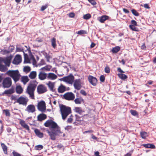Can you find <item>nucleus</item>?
Returning a JSON list of instances; mask_svg holds the SVG:
<instances>
[{
	"mask_svg": "<svg viewBox=\"0 0 156 156\" xmlns=\"http://www.w3.org/2000/svg\"><path fill=\"white\" fill-rule=\"evenodd\" d=\"M44 126L47 127H49L50 130H46L50 139L53 140H55L56 136L64 137L66 135L61 132L60 127L55 122L51 119L48 120L44 123Z\"/></svg>",
	"mask_w": 156,
	"mask_h": 156,
	"instance_id": "nucleus-1",
	"label": "nucleus"
},
{
	"mask_svg": "<svg viewBox=\"0 0 156 156\" xmlns=\"http://www.w3.org/2000/svg\"><path fill=\"white\" fill-rule=\"evenodd\" d=\"M12 56L10 55L4 58L0 57V71L5 72L8 69L7 67H9Z\"/></svg>",
	"mask_w": 156,
	"mask_h": 156,
	"instance_id": "nucleus-2",
	"label": "nucleus"
},
{
	"mask_svg": "<svg viewBox=\"0 0 156 156\" xmlns=\"http://www.w3.org/2000/svg\"><path fill=\"white\" fill-rule=\"evenodd\" d=\"M5 74L11 77L15 83L18 81L21 76L18 70L8 71Z\"/></svg>",
	"mask_w": 156,
	"mask_h": 156,
	"instance_id": "nucleus-3",
	"label": "nucleus"
},
{
	"mask_svg": "<svg viewBox=\"0 0 156 156\" xmlns=\"http://www.w3.org/2000/svg\"><path fill=\"white\" fill-rule=\"evenodd\" d=\"M60 107L62 119L65 120L69 114L71 113V108L63 105H61Z\"/></svg>",
	"mask_w": 156,
	"mask_h": 156,
	"instance_id": "nucleus-4",
	"label": "nucleus"
},
{
	"mask_svg": "<svg viewBox=\"0 0 156 156\" xmlns=\"http://www.w3.org/2000/svg\"><path fill=\"white\" fill-rule=\"evenodd\" d=\"M37 86V84L35 83H31L29 84L27 88L26 92L29 95L31 99H35L34 92Z\"/></svg>",
	"mask_w": 156,
	"mask_h": 156,
	"instance_id": "nucleus-5",
	"label": "nucleus"
},
{
	"mask_svg": "<svg viewBox=\"0 0 156 156\" xmlns=\"http://www.w3.org/2000/svg\"><path fill=\"white\" fill-rule=\"evenodd\" d=\"M62 80L69 84H72L74 80V77L72 74H70L68 76L62 78Z\"/></svg>",
	"mask_w": 156,
	"mask_h": 156,
	"instance_id": "nucleus-6",
	"label": "nucleus"
},
{
	"mask_svg": "<svg viewBox=\"0 0 156 156\" xmlns=\"http://www.w3.org/2000/svg\"><path fill=\"white\" fill-rule=\"evenodd\" d=\"M29 101L27 97L21 96L17 99L16 102L18 103L19 105H22L26 106Z\"/></svg>",
	"mask_w": 156,
	"mask_h": 156,
	"instance_id": "nucleus-7",
	"label": "nucleus"
},
{
	"mask_svg": "<svg viewBox=\"0 0 156 156\" xmlns=\"http://www.w3.org/2000/svg\"><path fill=\"white\" fill-rule=\"evenodd\" d=\"M12 80L10 78L7 77L3 80L2 83L3 87L4 88H9L12 85Z\"/></svg>",
	"mask_w": 156,
	"mask_h": 156,
	"instance_id": "nucleus-8",
	"label": "nucleus"
},
{
	"mask_svg": "<svg viewBox=\"0 0 156 156\" xmlns=\"http://www.w3.org/2000/svg\"><path fill=\"white\" fill-rule=\"evenodd\" d=\"M63 98L68 101L73 100L75 98V95L72 92H68L65 93L63 95Z\"/></svg>",
	"mask_w": 156,
	"mask_h": 156,
	"instance_id": "nucleus-9",
	"label": "nucleus"
},
{
	"mask_svg": "<svg viewBox=\"0 0 156 156\" xmlns=\"http://www.w3.org/2000/svg\"><path fill=\"white\" fill-rule=\"evenodd\" d=\"M37 108L38 110L41 112H44L46 109V104L43 101L39 102L37 105Z\"/></svg>",
	"mask_w": 156,
	"mask_h": 156,
	"instance_id": "nucleus-10",
	"label": "nucleus"
},
{
	"mask_svg": "<svg viewBox=\"0 0 156 156\" xmlns=\"http://www.w3.org/2000/svg\"><path fill=\"white\" fill-rule=\"evenodd\" d=\"M73 86L76 89L80 90L82 87L81 80L80 79H76L74 81Z\"/></svg>",
	"mask_w": 156,
	"mask_h": 156,
	"instance_id": "nucleus-11",
	"label": "nucleus"
},
{
	"mask_svg": "<svg viewBox=\"0 0 156 156\" xmlns=\"http://www.w3.org/2000/svg\"><path fill=\"white\" fill-rule=\"evenodd\" d=\"M117 71L118 72L120 73L118 74V76L119 78L123 80H125L128 78V76L126 75L123 74L125 73V72L123 71L120 67L117 68Z\"/></svg>",
	"mask_w": 156,
	"mask_h": 156,
	"instance_id": "nucleus-12",
	"label": "nucleus"
},
{
	"mask_svg": "<svg viewBox=\"0 0 156 156\" xmlns=\"http://www.w3.org/2000/svg\"><path fill=\"white\" fill-rule=\"evenodd\" d=\"M37 90L38 94H41L46 92L47 89L46 87L44 85L41 84L38 86Z\"/></svg>",
	"mask_w": 156,
	"mask_h": 156,
	"instance_id": "nucleus-13",
	"label": "nucleus"
},
{
	"mask_svg": "<svg viewBox=\"0 0 156 156\" xmlns=\"http://www.w3.org/2000/svg\"><path fill=\"white\" fill-rule=\"evenodd\" d=\"M25 111L28 113H33L36 111L35 107L34 105H29L27 107Z\"/></svg>",
	"mask_w": 156,
	"mask_h": 156,
	"instance_id": "nucleus-14",
	"label": "nucleus"
},
{
	"mask_svg": "<svg viewBox=\"0 0 156 156\" xmlns=\"http://www.w3.org/2000/svg\"><path fill=\"white\" fill-rule=\"evenodd\" d=\"M88 79L89 82L93 86H95L96 85L97 82V79L94 77L90 75L88 76Z\"/></svg>",
	"mask_w": 156,
	"mask_h": 156,
	"instance_id": "nucleus-15",
	"label": "nucleus"
},
{
	"mask_svg": "<svg viewBox=\"0 0 156 156\" xmlns=\"http://www.w3.org/2000/svg\"><path fill=\"white\" fill-rule=\"evenodd\" d=\"M22 61V58L20 55H17L14 58L12 61L13 64L18 65Z\"/></svg>",
	"mask_w": 156,
	"mask_h": 156,
	"instance_id": "nucleus-16",
	"label": "nucleus"
},
{
	"mask_svg": "<svg viewBox=\"0 0 156 156\" xmlns=\"http://www.w3.org/2000/svg\"><path fill=\"white\" fill-rule=\"evenodd\" d=\"M47 74L43 71H40L38 74L39 79L41 80H44L47 78Z\"/></svg>",
	"mask_w": 156,
	"mask_h": 156,
	"instance_id": "nucleus-17",
	"label": "nucleus"
},
{
	"mask_svg": "<svg viewBox=\"0 0 156 156\" xmlns=\"http://www.w3.org/2000/svg\"><path fill=\"white\" fill-rule=\"evenodd\" d=\"M58 92L59 93H62L66 91V87L62 84H61L57 89Z\"/></svg>",
	"mask_w": 156,
	"mask_h": 156,
	"instance_id": "nucleus-18",
	"label": "nucleus"
},
{
	"mask_svg": "<svg viewBox=\"0 0 156 156\" xmlns=\"http://www.w3.org/2000/svg\"><path fill=\"white\" fill-rule=\"evenodd\" d=\"M57 78L56 75L53 73H50L47 74V78L50 80H54Z\"/></svg>",
	"mask_w": 156,
	"mask_h": 156,
	"instance_id": "nucleus-19",
	"label": "nucleus"
},
{
	"mask_svg": "<svg viewBox=\"0 0 156 156\" xmlns=\"http://www.w3.org/2000/svg\"><path fill=\"white\" fill-rule=\"evenodd\" d=\"M109 17L107 15H103L98 18V20L101 23H104L105 21L109 19Z\"/></svg>",
	"mask_w": 156,
	"mask_h": 156,
	"instance_id": "nucleus-20",
	"label": "nucleus"
},
{
	"mask_svg": "<svg viewBox=\"0 0 156 156\" xmlns=\"http://www.w3.org/2000/svg\"><path fill=\"white\" fill-rule=\"evenodd\" d=\"M36 135L39 137L42 138L44 136L43 133L38 129H36L34 130Z\"/></svg>",
	"mask_w": 156,
	"mask_h": 156,
	"instance_id": "nucleus-21",
	"label": "nucleus"
},
{
	"mask_svg": "<svg viewBox=\"0 0 156 156\" xmlns=\"http://www.w3.org/2000/svg\"><path fill=\"white\" fill-rule=\"evenodd\" d=\"M20 123L23 128L28 131L30 130L29 126L23 120H21L20 121Z\"/></svg>",
	"mask_w": 156,
	"mask_h": 156,
	"instance_id": "nucleus-22",
	"label": "nucleus"
},
{
	"mask_svg": "<svg viewBox=\"0 0 156 156\" xmlns=\"http://www.w3.org/2000/svg\"><path fill=\"white\" fill-rule=\"evenodd\" d=\"M141 146L147 148L154 149L155 148V146L154 144H143L141 145Z\"/></svg>",
	"mask_w": 156,
	"mask_h": 156,
	"instance_id": "nucleus-23",
	"label": "nucleus"
},
{
	"mask_svg": "<svg viewBox=\"0 0 156 156\" xmlns=\"http://www.w3.org/2000/svg\"><path fill=\"white\" fill-rule=\"evenodd\" d=\"M46 118V115L44 114H40L37 116V120L40 121H41L44 120Z\"/></svg>",
	"mask_w": 156,
	"mask_h": 156,
	"instance_id": "nucleus-24",
	"label": "nucleus"
},
{
	"mask_svg": "<svg viewBox=\"0 0 156 156\" xmlns=\"http://www.w3.org/2000/svg\"><path fill=\"white\" fill-rule=\"evenodd\" d=\"M14 92V90L13 89L11 88L8 90H5L4 92L2 93V95H4V94H11Z\"/></svg>",
	"mask_w": 156,
	"mask_h": 156,
	"instance_id": "nucleus-25",
	"label": "nucleus"
},
{
	"mask_svg": "<svg viewBox=\"0 0 156 156\" xmlns=\"http://www.w3.org/2000/svg\"><path fill=\"white\" fill-rule=\"evenodd\" d=\"M16 93L18 94H21L22 93L23 90L22 87L20 85L16 86Z\"/></svg>",
	"mask_w": 156,
	"mask_h": 156,
	"instance_id": "nucleus-26",
	"label": "nucleus"
},
{
	"mask_svg": "<svg viewBox=\"0 0 156 156\" xmlns=\"http://www.w3.org/2000/svg\"><path fill=\"white\" fill-rule=\"evenodd\" d=\"M2 148L5 154H8V148L6 146L4 143H2L1 144Z\"/></svg>",
	"mask_w": 156,
	"mask_h": 156,
	"instance_id": "nucleus-27",
	"label": "nucleus"
},
{
	"mask_svg": "<svg viewBox=\"0 0 156 156\" xmlns=\"http://www.w3.org/2000/svg\"><path fill=\"white\" fill-rule=\"evenodd\" d=\"M37 76V73L36 71H32L31 72L29 75V77L31 79H34Z\"/></svg>",
	"mask_w": 156,
	"mask_h": 156,
	"instance_id": "nucleus-28",
	"label": "nucleus"
},
{
	"mask_svg": "<svg viewBox=\"0 0 156 156\" xmlns=\"http://www.w3.org/2000/svg\"><path fill=\"white\" fill-rule=\"evenodd\" d=\"M21 81L23 82L24 84H25L29 81V79L27 76H24L22 77L21 78Z\"/></svg>",
	"mask_w": 156,
	"mask_h": 156,
	"instance_id": "nucleus-29",
	"label": "nucleus"
},
{
	"mask_svg": "<svg viewBox=\"0 0 156 156\" xmlns=\"http://www.w3.org/2000/svg\"><path fill=\"white\" fill-rule=\"evenodd\" d=\"M83 101V99L81 98H76L74 100V102L76 104H80Z\"/></svg>",
	"mask_w": 156,
	"mask_h": 156,
	"instance_id": "nucleus-30",
	"label": "nucleus"
},
{
	"mask_svg": "<svg viewBox=\"0 0 156 156\" xmlns=\"http://www.w3.org/2000/svg\"><path fill=\"white\" fill-rule=\"evenodd\" d=\"M120 47L116 46L112 48V51L113 53H117L120 51Z\"/></svg>",
	"mask_w": 156,
	"mask_h": 156,
	"instance_id": "nucleus-31",
	"label": "nucleus"
},
{
	"mask_svg": "<svg viewBox=\"0 0 156 156\" xmlns=\"http://www.w3.org/2000/svg\"><path fill=\"white\" fill-rule=\"evenodd\" d=\"M51 68V67L49 65H47L41 68L40 70L42 71H43L44 70L48 71L50 70Z\"/></svg>",
	"mask_w": 156,
	"mask_h": 156,
	"instance_id": "nucleus-32",
	"label": "nucleus"
},
{
	"mask_svg": "<svg viewBox=\"0 0 156 156\" xmlns=\"http://www.w3.org/2000/svg\"><path fill=\"white\" fill-rule=\"evenodd\" d=\"M51 45L53 48H55L56 47V39L54 37H53L51 40Z\"/></svg>",
	"mask_w": 156,
	"mask_h": 156,
	"instance_id": "nucleus-33",
	"label": "nucleus"
},
{
	"mask_svg": "<svg viewBox=\"0 0 156 156\" xmlns=\"http://www.w3.org/2000/svg\"><path fill=\"white\" fill-rule=\"evenodd\" d=\"M75 111L80 114H81L83 112H84L81 107H76L75 108Z\"/></svg>",
	"mask_w": 156,
	"mask_h": 156,
	"instance_id": "nucleus-34",
	"label": "nucleus"
},
{
	"mask_svg": "<svg viewBox=\"0 0 156 156\" xmlns=\"http://www.w3.org/2000/svg\"><path fill=\"white\" fill-rule=\"evenodd\" d=\"M147 133L146 132H141L140 133V136L143 139H145L146 138L147 136Z\"/></svg>",
	"mask_w": 156,
	"mask_h": 156,
	"instance_id": "nucleus-35",
	"label": "nucleus"
},
{
	"mask_svg": "<svg viewBox=\"0 0 156 156\" xmlns=\"http://www.w3.org/2000/svg\"><path fill=\"white\" fill-rule=\"evenodd\" d=\"M135 26L133 25H129V27L130 29L132 30L135 31H139L138 28L135 27Z\"/></svg>",
	"mask_w": 156,
	"mask_h": 156,
	"instance_id": "nucleus-36",
	"label": "nucleus"
},
{
	"mask_svg": "<svg viewBox=\"0 0 156 156\" xmlns=\"http://www.w3.org/2000/svg\"><path fill=\"white\" fill-rule=\"evenodd\" d=\"M3 112L5 114L6 116H10V114L9 110L8 109H4L3 110Z\"/></svg>",
	"mask_w": 156,
	"mask_h": 156,
	"instance_id": "nucleus-37",
	"label": "nucleus"
},
{
	"mask_svg": "<svg viewBox=\"0 0 156 156\" xmlns=\"http://www.w3.org/2000/svg\"><path fill=\"white\" fill-rule=\"evenodd\" d=\"M131 11L133 14L136 16H138L139 15V13L135 9H132L131 10Z\"/></svg>",
	"mask_w": 156,
	"mask_h": 156,
	"instance_id": "nucleus-38",
	"label": "nucleus"
},
{
	"mask_svg": "<svg viewBox=\"0 0 156 156\" xmlns=\"http://www.w3.org/2000/svg\"><path fill=\"white\" fill-rule=\"evenodd\" d=\"M44 147L43 145H38L35 146L34 147L35 149L37 150H40L42 149Z\"/></svg>",
	"mask_w": 156,
	"mask_h": 156,
	"instance_id": "nucleus-39",
	"label": "nucleus"
},
{
	"mask_svg": "<svg viewBox=\"0 0 156 156\" xmlns=\"http://www.w3.org/2000/svg\"><path fill=\"white\" fill-rule=\"evenodd\" d=\"M91 17V15L90 14L87 13L84 15L83 18L84 19L87 20L90 19Z\"/></svg>",
	"mask_w": 156,
	"mask_h": 156,
	"instance_id": "nucleus-40",
	"label": "nucleus"
},
{
	"mask_svg": "<svg viewBox=\"0 0 156 156\" xmlns=\"http://www.w3.org/2000/svg\"><path fill=\"white\" fill-rule=\"evenodd\" d=\"M49 5L48 4H46L42 6L41 9L40 11H43L48 7Z\"/></svg>",
	"mask_w": 156,
	"mask_h": 156,
	"instance_id": "nucleus-41",
	"label": "nucleus"
},
{
	"mask_svg": "<svg viewBox=\"0 0 156 156\" xmlns=\"http://www.w3.org/2000/svg\"><path fill=\"white\" fill-rule=\"evenodd\" d=\"M30 68L28 66H25L23 68L24 71L27 73L29 72L30 71Z\"/></svg>",
	"mask_w": 156,
	"mask_h": 156,
	"instance_id": "nucleus-42",
	"label": "nucleus"
},
{
	"mask_svg": "<svg viewBox=\"0 0 156 156\" xmlns=\"http://www.w3.org/2000/svg\"><path fill=\"white\" fill-rule=\"evenodd\" d=\"M130 112L131 114L134 116H136L138 115V113L137 112L134 110L131 109L130 110Z\"/></svg>",
	"mask_w": 156,
	"mask_h": 156,
	"instance_id": "nucleus-43",
	"label": "nucleus"
},
{
	"mask_svg": "<svg viewBox=\"0 0 156 156\" xmlns=\"http://www.w3.org/2000/svg\"><path fill=\"white\" fill-rule=\"evenodd\" d=\"M77 34H78L81 35L82 34H87V32L85 30H81L80 31H78Z\"/></svg>",
	"mask_w": 156,
	"mask_h": 156,
	"instance_id": "nucleus-44",
	"label": "nucleus"
},
{
	"mask_svg": "<svg viewBox=\"0 0 156 156\" xmlns=\"http://www.w3.org/2000/svg\"><path fill=\"white\" fill-rule=\"evenodd\" d=\"M110 69L109 67L107 66L105 68V72L106 73H109L110 72Z\"/></svg>",
	"mask_w": 156,
	"mask_h": 156,
	"instance_id": "nucleus-45",
	"label": "nucleus"
},
{
	"mask_svg": "<svg viewBox=\"0 0 156 156\" xmlns=\"http://www.w3.org/2000/svg\"><path fill=\"white\" fill-rule=\"evenodd\" d=\"M48 85L50 90H52L54 88L53 84L52 83L50 82L48 83Z\"/></svg>",
	"mask_w": 156,
	"mask_h": 156,
	"instance_id": "nucleus-46",
	"label": "nucleus"
},
{
	"mask_svg": "<svg viewBox=\"0 0 156 156\" xmlns=\"http://www.w3.org/2000/svg\"><path fill=\"white\" fill-rule=\"evenodd\" d=\"M27 57H26L25 55L24 57V62L26 63H29L30 62V60L28 57V56L27 54H26Z\"/></svg>",
	"mask_w": 156,
	"mask_h": 156,
	"instance_id": "nucleus-47",
	"label": "nucleus"
},
{
	"mask_svg": "<svg viewBox=\"0 0 156 156\" xmlns=\"http://www.w3.org/2000/svg\"><path fill=\"white\" fill-rule=\"evenodd\" d=\"M73 116L72 115H71L68 118L67 120V122L68 123H71L73 121Z\"/></svg>",
	"mask_w": 156,
	"mask_h": 156,
	"instance_id": "nucleus-48",
	"label": "nucleus"
},
{
	"mask_svg": "<svg viewBox=\"0 0 156 156\" xmlns=\"http://www.w3.org/2000/svg\"><path fill=\"white\" fill-rule=\"evenodd\" d=\"M88 1L93 5H96L97 4L96 2L94 0H88Z\"/></svg>",
	"mask_w": 156,
	"mask_h": 156,
	"instance_id": "nucleus-49",
	"label": "nucleus"
},
{
	"mask_svg": "<svg viewBox=\"0 0 156 156\" xmlns=\"http://www.w3.org/2000/svg\"><path fill=\"white\" fill-rule=\"evenodd\" d=\"M105 78L104 76L103 75H101L100 78V81L102 82H103L105 81Z\"/></svg>",
	"mask_w": 156,
	"mask_h": 156,
	"instance_id": "nucleus-50",
	"label": "nucleus"
},
{
	"mask_svg": "<svg viewBox=\"0 0 156 156\" xmlns=\"http://www.w3.org/2000/svg\"><path fill=\"white\" fill-rule=\"evenodd\" d=\"M12 153L13 156H21V154L14 151L12 152Z\"/></svg>",
	"mask_w": 156,
	"mask_h": 156,
	"instance_id": "nucleus-51",
	"label": "nucleus"
},
{
	"mask_svg": "<svg viewBox=\"0 0 156 156\" xmlns=\"http://www.w3.org/2000/svg\"><path fill=\"white\" fill-rule=\"evenodd\" d=\"M132 24L131 25H133V26H137V23L136 21L134 20H132L131 22Z\"/></svg>",
	"mask_w": 156,
	"mask_h": 156,
	"instance_id": "nucleus-52",
	"label": "nucleus"
},
{
	"mask_svg": "<svg viewBox=\"0 0 156 156\" xmlns=\"http://www.w3.org/2000/svg\"><path fill=\"white\" fill-rule=\"evenodd\" d=\"M80 93L82 94L84 96H86L87 95L86 91L83 90H81L80 91Z\"/></svg>",
	"mask_w": 156,
	"mask_h": 156,
	"instance_id": "nucleus-53",
	"label": "nucleus"
},
{
	"mask_svg": "<svg viewBox=\"0 0 156 156\" xmlns=\"http://www.w3.org/2000/svg\"><path fill=\"white\" fill-rule=\"evenodd\" d=\"M141 5L143 6H144V8L146 9H149L150 8L148 4H144L143 5Z\"/></svg>",
	"mask_w": 156,
	"mask_h": 156,
	"instance_id": "nucleus-54",
	"label": "nucleus"
},
{
	"mask_svg": "<svg viewBox=\"0 0 156 156\" xmlns=\"http://www.w3.org/2000/svg\"><path fill=\"white\" fill-rule=\"evenodd\" d=\"M69 16L70 17L73 18L75 16V14L73 12H71L69 14Z\"/></svg>",
	"mask_w": 156,
	"mask_h": 156,
	"instance_id": "nucleus-55",
	"label": "nucleus"
},
{
	"mask_svg": "<svg viewBox=\"0 0 156 156\" xmlns=\"http://www.w3.org/2000/svg\"><path fill=\"white\" fill-rule=\"evenodd\" d=\"M72 128V127L71 126H67L65 128V129L69 130L70 129H71Z\"/></svg>",
	"mask_w": 156,
	"mask_h": 156,
	"instance_id": "nucleus-56",
	"label": "nucleus"
},
{
	"mask_svg": "<svg viewBox=\"0 0 156 156\" xmlns=\"http://www.w3.org/2000/svg\"><path fill=\"white\" fill-rule=\"evenodd\" d=\"M123 11L126 13H129V11L127 10V9H125V8H123Z\"/></svg>",
	"mask_w": 156,
	"mask_h": 156,
	"instance_id": "nucleus-57",
	"label": "nucleus"
},
{
	"mask_svg": "<svg viewBox=\"0 0 156 156\" xmlns=\"http://www.w3.org/2000/svg\"><path fill=\"white\" fill-rule=\"evenodd\" d=\"M93 132L94 131L93 130H90L85 131L83 132V133L84 134L86 133H93Z\"/></svg>",
	"mask_w": 156,
	"mask_h": 156,
	"instance_id": "nucleus-58",
	"label": "nucleus"
},
{
	"mask_svg": "<svg viewBox=\"0 0 156 156\" xmlns=\"http://www.w3.org/2000/svg\"><path fill=\"white\" fill-rule=\"evenodd\" d=\"M76 117V120L78 121H80L81 120L80 119V117L76 115H75Z\"/></svg>",
	"mask_w": 156,
	"mask_h": 156,
	"instance_id": "nucleus-59",
	"label": "nucleus"
},
{
	"mask_svg": "<svg viewBox=\"0 0 156 156\" xmlns=\"http://www.w3.org/2000/svg\"><path fill=\"white\" fill-rule=\"evenodd\" d=\"M16 50L17 51L20 52L22 51L23 50L20 48L17 47L16 48Z\"/></svg>",
	"mask_w": 156,
	"mask_h": 156,
	"instance_id": "nucleus-60",
	"label": "nucleus"
},
{
	"mask_svg": "<svg viewBox=\"0 0 156 156\" xmlns=\"http://www.w3.org/2000/svg\"><path fill=\"white\" fill-rule=\"evenodd\" d=\"M94 155L95 156H101V155H99V153L98 151H97L95 152Z\"/></svg>",
	"mask_w": 156,
	"mask_h": 156,
	"instance_id": "nucleus-61",
	"label": "nucleus"
},
{
	"mask_svg": "<svg viewBox=\"0 0 156 156\" xmlns=\"http://www.w3.org/2000/svg\"><path fill=\"white\" fill-rule=\"evenodd\" d=\"M95 45L96 44L92 42L90 46V47L91 48H93L95 46Z\"/></svg>",
	"mask_w": 156,
	"mask_h": 156,
	"instance_id": "nucleus-62",
	"label": "nucleus"
},
{
	"mask_svg": "<svg viewBox=\"0 0 156 156\" xmlns=\"http://www.w3.org/2000/svg\"><path fill=\"white\" fill-rule=\"evenodd\" d=\"M62 147V145L61 144H58L57 146V147L59 149L61 148Z\"/></svg>",
	"mask_w": 156,
	"mask_h": 156,
	"instance_id": "nucleus-63",
	"label": "nucleus"
},
{
	"mask_svg": "<svg viewBox=\"0 0 156 156\" xmlns=\"http://www.w3.org/2000/svg\"><path fill=\"white\" fill-rule=\"evenodd\" d=\"M11 99L12 100H16L17 101V99L16 98V97L14 96L13 95H12L11 97Z\"/></svg>",
	"mask_w": 156,
	"mask_h": 156,
	"instance_id": "nucleus-64",
	"label": "nucleus"
}]
</instances>
